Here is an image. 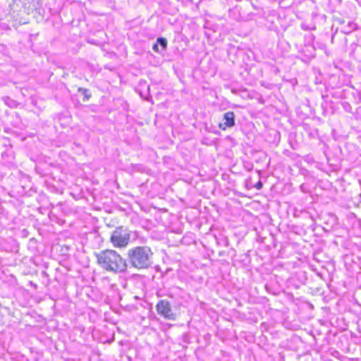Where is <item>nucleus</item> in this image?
I'll return each instance as SVG.
<instances>
[{"label": "nucleus", "mask_w": 361, "mask_h": 361, "mask_svg": "<svg viewBox=\"0 0 361 361\" xmlns=\"http://www.w3.org/2000/svg\"><path fill=\"white\" fill-rule=\"evenodd\" d=\"M157 313L164 319L175 320L176 314L173 312L171 303L166 300H159L156 305Z\"/></svg>", "instance_id": "20e7f679"}, {"label": "nucleus", "mask_w": 361, "mask_h": 361, "mask_svg": "<svg viewBox=\"0 0 361 361\" xmlns=\"http://www.w3.org/2000/svg\"><path fill=\"white\" fill-rule=\"evenodd\" d=\"M78 90L82 92L85 100H88L91 97V92L87 89L79 88Z\"/></svg>", "instance_id": "0eeeda50"}, {"label": "nucleus", "mask_w": 361, "mask_h": 361, "mask_svg": "<svg viewBox=\"0 0 361 361\" xmlns=\"http://www.w3.org/2000/svg\"><path fill=\"white\" fill-rule=\"evenodd\" d=\"M96 264L103 270L113 274L125 272L128 269L126 260L117 251L112 249L94 252Z\"/></svg>", "instance_id": "f257e3e1"}, {"label": "nucleus", "mask_w": 361, "mask_h": 361, "mask_svg": "<svg viewBox=\"0 0 361 361\" xmlns=\"http://www.w3.org/2000/svg\"><path fill=\"white\" fill-rule=\"evenodd\" d=\"M153 252L148 246H136L128 252L129 262L137 269H147L152 264Z\"/></svg>", "instance_id": "f03ea898"}, {"label": "nucleus", "mask_w": 361, "mask_h": 361, "mask_svg": "<svg viewBox=\"0 0 361 361\" xmlns=\"http://www.w3.org/2000/svg\"><path fill=\"white\" fill-rule=\"evenodd\" d=\"M109 240L114 247L125 248L130 243V232L124 226H118L112 231Z\"/></svg>", "instance_id": "7ed1b4c3"}, {"label": "nucleus", "mask_w": 361, "mask_h": 361, "mask_svg": "<svg viewBox=\"0 0 361 361\" xmlns=\"http://www.w3.org/2000/svg\"><path fill=\"white\" fill-rule=\"evenodd\" d=\"M167 40L166 38H164V37H159L157 39V42L156 43L154 44L153 45V50L156 52H159L160 50L159 49V47L158 45L159 44L161 46V51H164L166 49L167 47Z\"/></svg>", "instance_id": "423d86ee"}, {"label": "nucleus", "mask_w": 361, "mask_h": 361, "mask_svg": "<svg viewBox=\"0 0 361 361\" xmlns=\"http://www.w3.org/2000/svg\"><path fill=\"white\" fill-rule=\"evenodd\" d=\"M224 119L225 122L219 125V128L222 130H226L227 128H231L235 126V114L233 111H228L224 114Z\"/></svg>", "instance_id": "39448f33"}, {"label": "nucleus", "mask_w": 361, "mask_h": 361, "mask_svg": "<svg viewBox=\"0 0 361 361\" xmlns=\"http://www.w3.org/2000/svg\"><path fill=\"white\" fill-rule=\"evenodd\" d=\"M255 188L257 189V190H260L262 188V183L259 180L258 181L255 185Z\"/></svg>", "instance_id": "6e6552de"}]
</instances>
